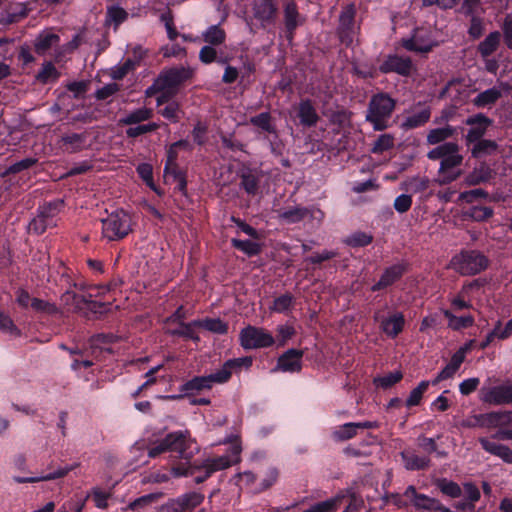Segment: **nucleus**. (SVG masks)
I'll list each match as a JSON object with an SVG mask.
<instances>
[{"label": "nucleus", "instance_id": "nucleus-23", "mask_svg": "<svg viewBox=\"0 0 512 512\" xmlns=\"http://www.w3.org/2000/svg\"><path fill=\"white\" fill-rule=\"evenodd\" d=\"M478 441L483 450L501 458L506 463L512 464V450L508 446L494 442L486 437H481Z\"/></svg>", "mask_w": 512, "mask_h": 512}, {"label": "nucleus", "instance_id": "nucleus-13", "mask_svg": "<svg viewBox=\"0 0 512 512\" xmlns=\"http://www.w3.org/2000/svg\"><path fill=\"white\" fill-rule=\"evenodd\" d=\"M253 16L261 24L262 28L274 25L278 17L279 7L277 0H255L253 4Z\"/></svg>", "mask_w": 512, "mask_h": 512}, {"label": "nucleus", "instance_id": "nucleus-22", "mask_svg": "<svg viewBox=\"0 0 512 512\" xmlns=\"http://www.w3.org/2000/svg\"><path fill=\"white\" fill-rule=\"evenodd\" d=\"M87 137V133H66L60 137L58 144L63 152L73 154L87 146Z\"/></svg>", "mask_w": 512, "mask_h": 512}, {"label": "nucleus", "instance_id": "nucleus-17", "mask_svg": "<svg viewBox=\"0 0 512 512\" xmlns=\"http://www.w3.org/2000/svg\"><path fill=\"white\" fill-rule=\"evenodd\" d=\"M278 216L280 220L287 224H297L307 217L322 219L324 213L320 209L314 210L308 207L295 206L280 210Z\"/></svg>", "mask_w": 512, "mask_h": 512}, {"label": "nucleus", "instance_id": "nucleus-18", "mask_svg": "<svg viewBox=\"0 0 512 512\" xmlns=\"http://www.w3.org/2000/svg\"><path fill=\"white\" fill-rule=\"evenodd\" d=\"M238 176L240 178V187L250 196H255L260 190V182L263 176L258 168L249 166L242 167Z\"/></svg>", "mask_w": 512, "mask_h": 512}, {"label": "nucleus", "instance_id": "nucleus-62", "mask_svg": "<svg viewBox=\"0 0 512 512\" xmlns=\"http://www.w3.org/2000/svg\"><path fill=\"white\" fill-rule=\"evenodd\" d=\"M199 60L203 63V64H211L213 62H217V63H220V64H224L226 62L225 59H218L217 57V51L216 49L213 47V45H205L203 46L201 49H200V52H199Z\"/></svg>", "mask_w": 512, "mask_h": 512}, {"label": "nucleus", "instance_id": "nucleus-51", "mask_svg": "<svg viewBox=\"0 0 512 512\" xmlns=\"http://www.w3.org/2000/svg\"><path fill=\"white\" fill-rule=\"evenodd\" d=\"M177 499L182 504L184 512H189L203 502L204 495L198 492H190L179 496Z\"/></svg>", "mask_w": 512, "mask_h": 512}, {"label": "nucleus", "instance_id": "nucleus-39", "mask_svg": "<svg viewBox=\"0 0 512 512\" xmlns=\"http://www.w3.org/2000/svg\"><path fill=\"white\" fill-rule=\"evenodd\" d=\"M373 241V236L363 231H356L347 236L343 243L351 248H362L370 245Z\"/></svg>", "mask_w": 512, "mask_h": 512}, {"label": "nucleus", "instance_id": "nucleus-32", "mask_svg": "<svg viewBox=\"0 0 512 512\" xmlns=\"http://www.w3.org/2000/svg\"><path fill=\"white\" fill-rule=\"evenodd\" d=\"M472 144L471 155L475 159L492 155L498 150L497 142L490 139H482Z\"/></svg>", "mask_w": 512, "mask_h": 512}, {"label": "nucleus", "instance_id": "nucleus-15", "mask_svg": "<svg viewBox=\"0 0 512 512\" xmlns=\"http://www.w3.org/2000/svg\"><path fill=\"white\" fill-rule=\"evenodd\" d=\"M165 440L169 451L178 453L181 458L186 460L192 457V452L188 451L192 445L188 431H174L168 433L165 436Z\"/></svg>", "mask_w": 512, "mask_h": 512}, {"label": "nucleus", "instance_id": "nucleus-31", "mask_svg": "<svg viewBox=\"0 0 512 512\" xmlns=\"http://www.w3.org/2000/svg\"><path fill=\"white\" fill-rule=\"evenodd\" d=\"M431 117V108L425 107L420 111L413 113L412 115L406 117L403 121L401 127L405 130H411L418 127L424 126Z\"/></svg>", "mask_w": 512, "mask_h": 512}, {"label": "nucleus", "instance_id": "nucleus-38", "mask_svg": "<svg viewBox=\"0 0 512 512\" xmlns=\"http://www.w3.org/2000/svg\"><path fill=\"white\" fill-rule=\"evenodd\" d=\"M63 207L64 200L56 199L50 202H46L43 205L39 206L37 209V213L40 214L42 218H46L47 220L53 223V219Z\"/></svg>", "mask_w": 512, "mask_h": 512}, {"label": "nucleus", "instance_id": "nucleus-53", "mask_svg": "<svg viewBox=\"0 0 512 512\" xmlns=\"http://www.w3.org/2000/svg\"><path fill=\"white\" fill-rule=\"evenodd\" d=\"M467 17H470L467 33L472 40H478L485 32L484 20L476 14L468 15Z\"/></svg>", "mask_w": 512, "mask_h": 512}, {"label": "nucleus", "instance_id": "nucleus-19", "mask_svg": "<svg viewBox=\"0 0 512 512\" xmlns=\"http://www.w3.org/2000/svg\"><path fill=\"white\" fill-rule=\"evenodd\" d=\"M374 319L375 321H379L380 329L391 339H395L403 332L406 323L402 312H394L388 317H382L381 319H379L378 314L376 313Z\"/></svg>", "mask_w": 512, "mask_h": 512}, {"label": "nucleus", "instance_id": "nucleus-48", "mask_svg": "<svg viewBox=\"0 0 512 512\" xmlns=\"http://www.w3.org/2000/svg\"><path fill=\"white\" fill-rule=\"evenodd\" d=\"M436 486L444 495L451 498H458L462 495L461 487L458 483L452 480H448L446 478L438 479Z\"/></svg>", "mask_w": 512, "mask_h": 512}, {"label": "nucleus", "instance_id": "nucleus-64", "mask_svg": "<svg viewBox=\"0 0 512 512\" xmlns=\"http://www.w3.org/2000/svg\"><path fill=\"white\" fill-rule=\"evenodd\" d=\"M53 225H54V223L50 222L46 218H42L41 215L37 213V216L34 217L29 222L28 228H29L30 232H32L36 235H41L46 232L48 227H51Z\"/></svg>", "mask_w": 512, "mask_h": 512}, {"label": "nucleus", "instance_id": "nucleus-29", "mask_svg": "<svg viewBox=\"0 0 512 512\" xmlns=\"http://www.w3.org/2000/svg\"><path fill=\"white\" fill-rule=\"evenodd\" d=\"M153 117V110L151 108H147L145 106L130 111L125 117H122L119 120V123L123 126H131L135 124H140L144 121H147Z\"/></svg>", "mask_w": 512, "mask_h": 512}, {"label": "nucleus", "instance_id": "nucleus-49", "mask_svg": "<svg viewBox=\"0 0 512 512\" xmlns=\"http://www.w3.org/2000/svg\"><path fill=\"white\" fill-rule=\"evenodd\" d=\"M294 303V296L291 293H285L274 299L270 310L277 313H286L293 308Z\"/></svg>", "mask_w": 512, "mask_h": 512}, {"label": "nucleus", "instance_id": "nucleus-60", "mask_svg": "<svg viewBox=\"0 0 512 512\" xmlns=\"http://www.w3.org/2000/svg\"><path fill=\"white\" fill-rule=\"evenodd\" d=\"M30 307L35 312L46 313L48 315H55L59 312L57 306L54 303H50L36 297L31 300Z\"/></svg>", "mask_w": 512, "mask_h": 512}, {"label": "nucleus", "instance_id": "nucleus-6", "mask_svg": "<svg viewBox=\"0 0 512 512\" xmlns=\"http://www.w3.org/2000/svg\"><path fill=\"white\" fill-rule=\"evenodd\" d=\"M239 341L245 350L268 348L275 343L270 332L252 325H248L240 331Z\"/></svg>", "mask_w": 512, "mask_h": 512}, {"label": "nucleus", "instance_id": "nucleus-50", "mask_svg": "<svg viewBox=\"0 0 512 512\" xmlns=\"http://www.w3.org/2000/svg\"><path fill=\"white\" fill-rule=\"evenodd\" d=\"M395 138L392 134H381L378 136V138L375 140L372 148L371 153L373 154H383L384 152L392 149L394 147Z\"/></svg>", "mask_w": 512, "mask_h": 512}, {"label": "nucleus", "instance_id": "nucleus-25", "mask_svg": "<svg viewBox=\"0 0 512 512\" xmlns=\"http://www.w3.org/2000/svg\"><path fill=\"white\" fill-rule=\"evenodd\" d=\"M501 42V33L499 31H493L489 33L483 41L477 46V52L482 59L491 57V55L497 51Z\"/></svg>", "mask_w": 512, "mask_h": 512}, {"label": "nucleus", "instance_id": "nucleus-46", "mask_svg": "<svg viewBox=\"0 0 512 512\" xmlns=\"http://www.w3.org/2000/svg\"><path fill=\"white\" fill-rule=\"evenodd\" d=\"M403 379V373L400 370L390 372L384 376H378L373 379L376 387L382 389H389Z\"/></svg>", "mask_w": 512, "mask_h": 512}, {"label": "nucleus", "instance_id": "nucleus-61", "mask_svg": "<svg viewBox=\"0 0 512 512\" xmlns=\"http://www.w3.org/2000/svg\"><path fill=\"white\" fill-rule=\"evenodd\" d=\"M0 331L14 337L21 336V330L14 324L12 318L0 311Z\"/></svg>", "mask_w": 512, "mask_h": 512}, {"label": "nucleus", "instance_id": "nucleus-10", "mask_svg": "<svg viewBox=\"0 0 512 512\" xmlns=\"http://www.w3.org/2000/svg\"><path fill=\"white\" fill-rule=\"evenodd\" d=\"M193 72L190 68H185L183 66L180 67H172L166 70H163L156 81L158 88L161 90L164 89H175L187 80L191 79Z\"/></svg>", "mask_w": 512, "mask_h": 512}, {"label": "nucleus", "instance_id": "nucleus-58", "mask_svg": "<svg viewBox=\"0 0 512 512\" xmlns=\"http://www.w3.org/2000/svg\"><path fill=\"white\" fill-rule=\"evenodd\" d=\"M160 128V124L156 122H150L147 124H138L135 127H129L126 129V136L128 138H137L141 135L151 133Z\"/></svg>", "mask_w": 512, "mask_h": 512}, {"label": "nucleus", "instance_id": "nucleus-26", "mask_svg": "<svg viewBox=\"0 0 512 512\" xmlns=\"http://www.w3.org/2000/svg\"><path fill=\"white\" fill-rule=\"evenodd\" d=\"M457 134V127L452 125H446L444 127L431 129L427 136L426 142L428 145H441L449 138L454 137Z\"/></svg>", "mask_w": 512, "mask_h": 512}, {"label": "nucleus", "instance_id": "nucleus-3", "mask_svg": "<svg viewBox=\"0 0 512 512\" xmlns=\"http://www.w3.org/2000/svg\"><path fill=\"white\" fill-rule=\"evenodd\" d=\"M397 105V100L389 93L381 91L373 94L369 100L365 120L375 131H384L390 127L389 120Z\"/></svg>", "mask_w": 512, "mask_h": 512}, {"label": "nucleus", "instance_id": "nucleus-34", "mask_svg": "<svg viewBox=\"0 0 512 512\" xmlns=\"http://www.w3.org/2000/svg\"><path fill=\"white\" fill-rule=\"evenodd\" d=\"M251 125L261 129L264 132L275 135L278 138L276 126L272 124V116L270 112H262L249 119Z\"/></svg>", "mask_w": 512, "mask_h": 512}, {"label": "nucleus", "instance_id": "nucleus-37", "mask_svg": "<svg viewBox=\"0 0 512 512\" xmlns=\"http://www.w3.org/2000/svg\"><path fill=\"white\" fill-rule=\"evenodd\" d=\"M195 324L209 332L224 335L228 332V324L220 318H205L196 320Z\"/></svg>", "mask_w": 512, "mask_h": 512}, {"label": "nucleus", "instance_id": "nucleus-57", "mask_svg": "<svg viewBox=\"0 0 512 512\" xmlns=\"http://www.w3.org/2000/svg\"><path fill=\"white\" fill-rule=\"evenodd\" d=\"M61 301L66 306H73L76 310H82L84 301H86V294L79 295L72 290H66L61 295Z\"/></svg>", "mask_w": 512, "mask_h": 512}, {"label": "nucleus", "instance_id": "nucleus-21", "mask_svg": "<svg viewBox=\"0 0 512 512\" xmlns=\"http://www.w3.org/2000/svg\"><path fill=\"white\" fill-rule=\"evenodd\" d=\"M303 351L288 349L277 360V369L283 372H299L302 368Z\"/></svg>", "mask_w": 512, "mask_h": 512}, {"label": "nucleus", "instance_id": "nucleus-27", "mask_svg": "<svg viewBox=\"0 0 512 512\" xmlns=\"http://www.w3.org/2000/svg\"><path fill=\"white\" fill-rule=\"evenodd\" d=\"M77 465H66L64 467L58 468L56 471L48 473L46 475L38 476V477H20L14 476L13 480L16 483H36L40 481H50L59 478L65 477L70 471H72Z\"/></svg>", "mask_w": 512, "mask_h": 512}, {"label": "nucleus", "instance_id": "nucleus-5", "mask_svg": "<svg viewBox=\"0 0 512 512\" xmlns=\"http://www.w3.org/2000/svg\"><path fill=\"white\" fill-rule=\"evenodd\" d=\"M102 222V235L108 241H119L132 231L130 216L123 210L110 213Z\"/></svg>", "mask_w": 512, "mask_h": 512}, {"label": "nucleus", "instance_id": "nucleus-1", "mask_svg": "<svg viewBox=\"0 0 512 512\" xmlns=\"http://www.w3.org/2000/svg\"><path fill=\"white\" fill-rule=\"evenodd\" d=\"M231 466L230 457L227 455L206 458L201 461L181 463L172 468L175 476H191L196 484L205 482L217 471L224 470Z\"/></svg>", "mask_w": 512, "mask_h": 512}, {"label": "nucleus", "instance_id": "nucleus-52", "mask_svg": "<svg viewBox=\"0 0 512 512\" xmlns=\"http://www.w3.org/2000/svg\"><path fill=\"white\" fill-rule=\"evenodd\" d=\"M342 501L341 497H333L328 500L315 503L303 512H336Z\"/></svg>", "mask_w": 512, "mask_h": 512}, {"label": "nucleus", "instance_id": "nucleus-40", "mask_svg": "<svg viewBox=\"0 0 512 512\" xmlns=\"http://www.w3.org/2000/svg\"><path fill=\"white\" fill-rule=\"evenodd\" d=\"M203 40L209 45L218 46L225 42L226 33L220 25H211L203 33Z\"/></svg>", "mask_w": 512, "mask_h": 512}, {"label": "nucleus", "instance_id": "nucleus-36", "mask_svg": "<svg viewBox=\"0 0 512 512\" xmlns=\"http://www.w3.org/2000/svg\"><path fill=\"white\" fill-rule=\"evenodd\" d=\"M231 245L236 250L243 252L248 257H254L262 252V244L252 240L231 239Z\"/></svg>", "mask_w": 512, "mask_h": 512}, {"label": "nucleus", "instance_id": "nucleus-54", "mask_svg": "<svg viewBox=\"0 0 512 512\" xmlns=\"http://www.w3.org/2000/svg\"><path fill=\"white\" fill-rule=\"evenodd\" d=\"M136 171L139 175V177L145 182V184L155 191L157 194H161L160 191L157 189L154 179H153V167L149 163H140Z\"/></svg>", "mask_w": 512, "mask_h": 512}, {"label": "nucleus", "instance_id": "nucleus-8", "mask_svg": "<svg viewBox=\"0 0 512 512\" xmlns=\"http://www.w3.org/2000/svg\"><path fill=\"white\" fill-rule=\"evenodd\" d=\"M415 70L416 68L411 57L399 54L387 55L379 65L380 73H395L402 77H410Z\"/></svg>", "mask_w": 512, "mask_h": 512}, {"label": "nucleus", "instance_id": "nucleus-30", "mask_svg": "<svg viewBox=\"0 0 512 512\" xmlns=\"http://www.w3.org/2000/svg\"><path fill=\"white\" fill-rule=\"evenodd\" d=\"M487 428L504 427L512 424V411H492L484 413Z\"/></svg>", "mask_w": 512, "mask_h": 512}, {"label": "nucleus", "instance_id": "nucleus-2", "mask_svg": "<svg viewBox=\"0 0 512 512\" xmlns=\"http://www.w3.org/2000/svg\"><path fill=\"white\" fill-rule=\"evenodd\" d=\"M427 158L432 161L441 160L439 174H443V183H451L457 180L461 172L452 173L453 169L458 168L463 163V155L460 154V146L456 142H445L436 146L427 153Z\"/></svg>", "mask_w": 512, "mask_h": 512}, {"label": "nucleus", "instance_id": "nucleus-11", "mask_svg": "<svg viewBox=\"0 0 512 512\" xmlns=\"http://www.w3.org/2000/svg\"><path fill=\"white\" fill-rule=\"evenodd\" d=\"M408 269L409 264L406 261H401L386 267L379 280L371 286L370 290L372 292H379L391 287L401 280V278L407 273Z\"/></svg>", "mask_w": 512, "mask_h": 512}, {"label": "nucleus", "instance_id": "nucleus-35", "mask_svg": "<svg viewBox=\"0 0 512 512\" xmlns=\"http://www.w3.org/2000/svg\"><path fill=\"white\" fill-rule=\"evenodd\" d=\"M443 315L448 320L449 328L454 331L469 328L473 326L475 322L472 315L456 316L450 310H445Z\"/></svg>", "mask_w": 512, "mask_h": 512}, {"label": "nucleus", "instance_id": "nucleus-63", "mask_svg": "<svg viewBox=\"0 0 512 512\" xmlns=\"http://www.w3.org/2000/svg\"><path fill=\"white\" fill-rule=\"evenodd\" d=\"M37 163L36 158H24L18 162L13 163L4 171L3 176L14 175L33 167Z\"/></svg>", "mask_w": 512, "mask_h": 512}, {"label": "nucleus", "instance_id": "nucleus-33", "mask_svg": "<svg viewBox=\"0 0 512 512\" xmlns=\"http://www.w3.org/2000/svg\"><path fill=\"white\" fill-rule=\"evenodd\" d=\"M212 386L208 379V376H195L192 379L186 381L182 384L179 390L184 393V395L189 396L195 391H202L206 389H211Z\"/></svg>", "mask_w": 512, "mask_h": 512}, {"label": "nucleus", "instance_id": "nucleus-59", "mask_svg": "<svg viewBox=\"0 0 512 512\" xmlns=\"http://www.w3.org/2000/svg\"><path fill=\"white\" fill-rule=\"evenodd\" d=\"M135 67L136 62L128 58L124 63L116 65L111 69V78L113 80H122L129 72L134 70Z\"/></svg>", "mask_w": 512, "mask_h": 512}, {"label": "nucleus", "instance_id": "nucleus-41", "mask_svg": "<svg viewBox=\"0 0 512 512\" xmlns=\"http://www.w3.org/2000/svg\"><path fill=\"white\" fill-rule=\"evenodd\" d=\"M196 320H193L191 322H180V328L174 329L170 332L173 336H179L183 337L185 339L192 340L194 342H199L200 337L195 331V328H199L198 324H195Z\"/></svg>", "mask_w": 512, "mask_h": 512}, {"label": "nucleus", "instance_id": "nucleus-16", "mask_svg": "<svg viewBox=\"0 0 512 512\" xmlns=\"http://www.w3.org/2000/svg\"><path fill=\"white\" fill-rule=\"evenodd\" d=\"M512 87L508 82H499L498 86H493L480 92L474 99L473 105L477 108H486L495 105L504 93H509Z\"/></svg>", "mask_w": 512, "mask_h": 512}, {"label": "nucleus", "instance_id": "nucleus-55", "mask_svg": "<svg viewBox=\"0 0 512 512\" xmlns=\"http://www.w3.org/2000/svg\"><path fill=\"white\" fill-rule=\"evenodd\" d=\"M181 108L177 101L169 102L164 108L160 109L158 113L171 123H178L181 119Z\"/></svg>", "mask_w": 512, "mask_h": 512}, {"label": "nucleus", "instance_id": "nucleus-28", "mask_svg": "<svg viewBox=\"0 0 512 512\" xmlns=\"http://www.w3.org/2000/svg\"><path fill=\"white\" fill-rule=\"evenodd\" d=\"M60 36L58 34L43 31L35 39L34 50L38 55H45L53 46L58 45Z\"/></svg>", "mask_w": 512, "mask_h": 512}, {"label": "nucleus", "instance_id": "nucleus-45", "mask_svg": "<svg viewBox=\"0 0 512 512\" xmlns=\"http://www.w3.org/2000/svg\"><path fill=\"white\" fill-rule=\"evenodd\" d=\"M60 77V72L55 68L51 62H45L42 68L38 71L36 79L42 83L56 82Z\"/></svg>", "mask_w": 512, "mask_h": 512}, {"label": "nucleus", "instance_id": "nucleus-24", "mask_svg": "<svg viewBox=\"0 0 512 512\" xmlns=\"http://www.w3.org/2000/svg\"><path fill=\"white\" fill-rule=\"evenodd\" d=\"M400 455L404 462V467L410 471L426 470L431 465V460L428 456H420L415 451H402Z\"/></svg>", "mask_w": 512, "mask_h": 512}, {"label": "nucleus", "instance_id": "nucleus-44", "mask_svg": "<svg viewBox=\"0 0 512 512\" xmlns=\"http://www.w3.org/2000/svg\"><path fill=\"white\" fill-rule=\"evenodd\" d=\"M465 215L476 222H484L494 215V209L489 206L473 205L465 212Z\"/></svg>", "mask_w": 512, "mask_h": 512}, {"label": "nucleus", "instance_id": "nucleus-42", "mask_svg": "<svg viewBox=\"0 0 512 512\" xmlns=\"http://www.w3.org/2000/svg\"><path fill=\"white\" fill-rule=\"evenodd\" d=\"M416 509H422L427 511L443 512L445 506L437 499L431 498L425 494L417 496V499L413 502Z\"/></svg>", "mask_w": 512, "mask_h": 512}, {"label": "nucleus", "instance_id": "nucleus-56", "mask_svg": "<svg viewBox=\"0 0 512 512\" xmlns=\"http://www.w3.org/2000/svg\"><path fill=\"white\" fill-rule=\"evenodd\" d=\"M96 294H93L91 292H88L86 294V301H84L83 308H86L88 311H90L93 314H105L109 311V303L100 302L92 300L93 296Z\"/></svg>", "mask_w": 512, "mask_h": 512}, {"label": "nucleus", "instance_id": "nucleus-12", "mask_svg": "<svg viewBox=\"0 0 512 512\" xmlns=\"http://www.w3.org/2000/svg\"><path fill=\"white\" fill-rule=\"evenodd\" d=\"M284 35L289 43L295 38L296 30L302 26L305 19L298 11L294 0L285 1L283 4Z\"/></svg>", "mask_w": 512, "mask_h": 512}, {"label": "nucleus", "instance_id": "nucleus-47", "mask_svg": "<svg viewBox=\"0 0 512 512\" xmlns=\"http://www.w3.org/2000/svg\"><path fill=\"white\" fill-rule=\"evenodd\" d=\"M357 435L356 423L348 422L332 432V438L337 442L347 441Z\"/></svg>", "mask_w": 512, "mask_h": 512}, {"label": "nucleus", "instance_id": "nucleus-7", "mask_svg": "<svg viewBox=\"0 0 512 512\" xmlns=\"http://www.w3.org/2000/svg\"><path fill=\"white\" fill-rule=\"evenodd\" d=\"M355 16L356 8L353 3L346 5L339 15L336 33L339 41L346 47H350L354 41L356 34Z\"/></svg>", "mask_w": 512, "mask_h": 512}, {"label": "nucleus", "instance_id": "nucleus-14", "mask_svg": "<svg viewBox=\"0 0 512 512\" xmlns=\"http://www.w3.org/2000/svg\"><path fill=\"white\" fill-rule=\"evenodd\" d=\"M492 123L493 120L483 113H477L467 117L465 124L471 126V128L465 136L466 145L469 146L473 142L482 140Z\"/></svg>", "mask_w": 512, "mask_h": 512}, {"label": "nucleus", "instance_id": "nucleus-4", "mask_svg": "<svg viewBox=\"0 0 512 512\" xmlns=\"http://www.w3.org/2000/svg\"><path fill=\"white\" fill-rule=\"evenodd\" d=\"M449 266L462 276H474L488 268L489 259L481 251L463 249L451 258Z\"/></svg>", "mask_w": 512, "mask_h": 512}, {"label": "nucleus", "instance_id": "nucleus-20", "mask_svg": "<svg viewBox=\"0 0 512 512\" xmlns=\"http://www.w3.org/2000/svg\"><path fill=\"white\" fill-rule=\"evenodd\" d=\"M297 118L299 119V125L304 128H312L317 125L320 120V116L310 99H302L297 107Z\"/></svg>", "mask_w": 512, "mask_h": 512}, {"label": "nucleus", "instance_id": "nucleus-43", "mask_svg": "<svg viewBox=\"0 0 512 512\" xmlns=\"http://www.w3.org/2000/svg\"><path fill=\"white\" fill-rule=\"evenodd\" d=\"M430 382L428 380L421 381L409 394L405 401V406L411 408L419 406L422 402L425 392L428 390Z\"/></svg>", "mask_w": 512, "mask_h": 512}, {"label": "nucleus", "instance_id": "nucleus-9", "mask_svg": "<svg viewBox=\"0 0 512 512\" xmlns=\"http://www.w3.org/2000/svg\"><path fill=\"white\" fill-rule=\"evenodd\" d=\"M481 400L490 405L512 404V380L507 379L499 385L481 389Z\"/></svg>", "mask_w": 512, "mask_h": 512}]
</instances>
